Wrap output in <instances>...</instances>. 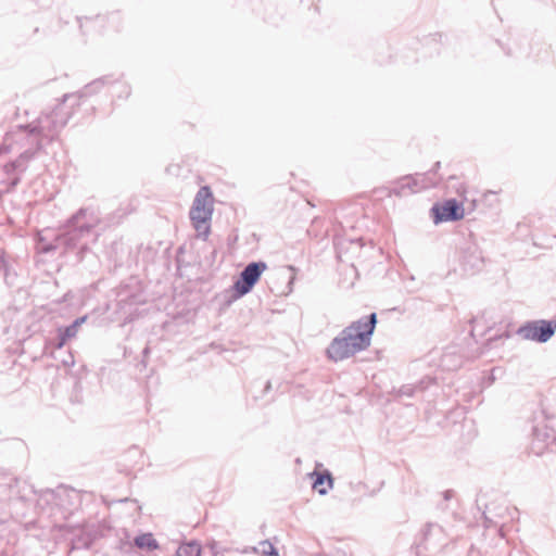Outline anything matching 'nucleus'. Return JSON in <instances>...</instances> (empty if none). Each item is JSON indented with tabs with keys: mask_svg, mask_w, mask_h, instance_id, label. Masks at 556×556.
Here are the masks:
<instances>
[{
	"mask_svg": "<svg viewBox=\"0 0 556 556\" xmlns=\"http://www.w3.org/2000/svg\"><path fill=\"white\" fill-rule=\"evenodd\" d=\"M67 97L68 94L64 93L62 103L53 109L51 113L39 117L36 124L21 125L14 131L16 143L24 149L21 154H27L25 157L26 164L43 147L46 140L52 141L66 125L70 114L64 111L63 104Z\"/></svg>",
	"mask_w": 556,
	"mask_h": 556,
	"instance_id": "f257e3e1",
	"label": "nucleus"
},
{
	"mask_svg": "<svg viewBox=\"0 0 556 556\" xmlns=\"http://www.w3.org/2000/svg\"><path fill=\"white\" fill-rule=\"evenodd\" d=\"M376 324L377 315L371 313L342 329L327 348L328 358L341 362L365 351L370 345Z\"/></svg>",
	"mask_w": 556,
	"mask_h": 556,
	"instance_id": "f03ea898",
	"label": "nucleus"
},
{
	"mask_svg": "<svg viewBox=\"0 0 556 556\" xmlns=\"http://www.w3.org/2000/svg\"><path fill=\"white\" fill-rule=\"evenodd\" d=\"M213 214V194L206 186L201 187L195 194L190 208V219L199 237L206 239L210 233V222Z\"/></svg>",
	"mask_w": 556,
	"mask_h": 556,
	"instance_id": "7ed1b4c3",
	"label": "nucleus"
},
{
	"mask_svg": "<svg viewBox=\"0 0 556 556\" xmlns=\"http://www.w3.org/2000/svg\"><path fill=\"white\" fill-rule=\"evenodd\" d=\"M556 331V320L538 319L528 321L517 330L523 340L545 343Z\"/></svg>",
	"mask_w": 556,
	"mask_h": 556,
	"instance_id": "20e7f679",
	"label": "nucleus"
},
{
	"mask_svg": "<svg viewBox=\"0 0 556 556\" xmlns=\"http://www.w3.org/2000/svg\"><path fill=\"white\" fill-rule=\"evenodd\" d=\"M26 156L27 154H20L15 161L0 165V193L10 192L17 186L22 173L27 167Z\"/></svg>",
	"mask_w": 556,
	"mask_h": 556,
	"instance_id": "39448f33",
	"label": "nucleus"
},
{
	"mask_svg": "<svg viewBox=\"0 0 556 556\" xmlns=\"http://www.w3.org/2000/svg\"><path fill=\"white\" fill-rule=\"evenodd\" d=\"M30 488L10 473H0V503L15 498L26 500Z\"/></svg>",
	"mask_w": 556,
	"mask_h": 556,
	"instance_id": "423d86ee",
	"label": "nucleus"
},
{
	"mask_svg": "<svg viewBox=\"0 0 556 556\" xmlns=\"http://www.w3.org/2000/svg\"><path fill=\"white\" fill-rule=\"evenodd\" d=\"M266 269L267 264L265 262H252L248 264L240 273V277L233 286L238 295L243 296L249 293Z\"/></svg>",
	"mask_w": 556,
	"mask_h": 556,
	"instance_id": "0eeeda50",
	"label": "nucleus"
},
{
	"mask_svg": "<svg viewBox=\"0 0 556 556\" xmlns=\"http://www.w3.org/2000/svg\"><path fill=\"white\" fill-rule=\"evenodd\" d=\"M431 211L433 212L435 224L442 222H455L464 217V208L456 200H447L441 206L434 205Z\"/></svg>",
	"mask_w": 556,
	"mask_h": 556,
	"instance_id": "6e6552de",
	"label": "nucleus"
},
{
	"mask_svg": "<svg viewBox=\"0 0 556 556\" xmlns=\"http://www.w3.org/2000/svg\"><path fill=\"white\" fill-rule=\"evenodd\" d=\"M440 162H437L434 165V169L428 173L408 175L407 185L408 191L419 192L424 189L434 187L439 184L440 177L437 174V169L440 167Z\"/></svg>",
	"mask_w": 556,
	"mask_h": 556,
	"instance_id": "1a4fd4ad",
	"label": "nucleus"
},
{
	"mask_svg": "<svg viewBox=\"0 0 556 556\" xmlns=\"http://www.w3.org/2000/svg\"><path fill=\"white\" fill-rule=\"evenodd\" d=\"M556 444V435L548 431V429L543 426H536L533 428V441H532V452L536 455H541L545 452V450L553 451V444Z\"/></svg>",
	"mask_w": 556,
	"mask_h": 556,
	"instance_id": "9d476101",
	"label": "nucleus"
},
{
	"mask_svg": "<svg viewBox=\"0 0 556 556\" xmlns=\"http://www.w3.org/2000/svg\"><path fill=\"white\" fill-rule=\"evenodd\" d=\"M98 224V217L93 211L80 210L75 216H72V241L75 232H88Z\"/></svg>",
	"mask_w": 556,
	"mask_h": 556,
	"instance_id": "9b49d317",
	"label": "nucleus"
},
{
	"mask_svg": "<svg viewBox=\"0 0 556 556\" xmlns=\"http://www.w3.org/2000/svg\"><path fill=\"white\" fill-rule=\"evenodd\" d=\"M312 477H315L313 482V488L320 494L326 495L329 489L333 486V479L329 471L317 472L314 471L311 473Z\"/></svg>",
	"mask_w": 556,
	"mask_h": 556,
	"instance_id": "f8f14e48",
	"label": "nucleus"
},
{
	"mask_svg": "<svg viewBox=\"0 0 556 556\" xmlns=\"http://www.w3.org/2000/svg\"><path fill=\"white\" fill-rule=\"evenodd\" d=\"M464 270L479 268L482 264V257L476 247H468L460 256Z\"/></svg>",
	"mask_w": 556,
	"mask_h": 556,
	"instance_id": "ddd939ff",
	"label": "nucleus"
},
{
	"mask_svg": "<svg viewBox=\"0 0 556 556\" xmlns=\"http://www.w3.org/2000/svg\"><path fill=\"white\" fill-rule=\"evenodd\" d=\"M134 543L140 549L154 551L159 548V543L152 533H143L136 536Z\"/></svg>",
	"mask_w": 556,
	"mask_h": 556,
	"instance_id": "4468645a",
	"label": "nucleus"
},
{
	"mask_svg": "<svg viewBox=\"0 0 556 556\" xmlns=\"http://www.w3.org/2000/svg\"><path fill=\"white\" fill-rule=\"evenodd\" d=\"M201 545L197 541H190L179 545L176 556H201Z\"/></svg>",
	"mask_w": 556,
	"mask_h": 556,
	"instance_id": "2eb2a0df",
	"label": "nucleus"
},
{
	"mask_svg": "<svg viewBox=\"0 0 556 556\" xmlns=\"http://www.w3.org/2000/svg\"><path fill=\"white\" fill-rule=\"evenodd\" d=\"M407 180H408V176H404L402 178H400L395 185L389 189V194H394V195H397V197H403V195H407V194H410V193H414V191H408V185L407 184Z\"/></svg>",
	"mask_w": 556,
	"mask_h": 556,
	"instance_id": "dca6fc26",
	"label": "nucleus"
},
{
	"mask_svg": "<svg viewBox=\"0 0 556 556\" xmlns=\"http://www.w3.org/2000/svg\"><path fill=\"white\" fill-rule=\"evenodd\" d=\"M66 238H56L55 243H45L43 238L40 237L37 249L41 253H49L60 247L61 243H66Z\"/></svg>",
	"mask_w": 556,
	"mask_h": 556,
	"instance_id": "f3484780",
	"label": "nucleus"
},
{
	"mask_svg": "<svg viewBox=\"0 0 556 556\" xmlns=\"http://www.w3.org/2000/svg\"><path fill=\"white\" fill-rule=\"evenodd\" d=\"M252 551L254 553H260L263 556H279L277 549L269 541L261 542L258 547H253Z\"/></svg>",
	"mask_w": 556,
	"mask_h": 556,
	"instance_id": "a211bd4d",
	"label": "nucleus"
},
{
	"mask_svg": "<svg viewBox=\"0 0 556 556\" xmlns=\"http://www.w3.org/2000/svg\"><path fill=\"white\" fill-rule=\"evenodd\" d=\"M70 339V326L63 327L59 330L58 341L54 344L55 349L63 348Z\"/></svg>",
	"mask_w": 556,
	"mask_h": 556,
	"instance_id": "6ab92c4d",
	"label": "nucleus"
},
{
	"mask_svg": "<svg viewBox=\"0 0 556 556\" xmlns=\"http://www.w3.org/2000/svg\"><path fill=\"white\" fill-rule=\"evenodd\" d=\"M87 316H84V317H80V318H77L76 320H74L72 323V331L74 329H76L78 326H80L85 320H86ZM74 336V333L72 332V337Z\"/></svg>",
	"mask_w": 556,
	"mask_h": 556,
	"instance_id": "aec40b11",
	"label": "nucleus"
},
{
	"mask_svg": "<svg viewBox=\"0 0 556 556\" xmlns=\"http://www.w3.org/2000/svg\"><path fill=\"white\" fill-rule=\"evenodd\" d=\"M208 547L212 551L213 556H218V544H217V542L213 541L212 543L208 544Z\"/></svg>",
	"mask_w": 556,
	"mask_h": 556,
	"instance_id": "412c9836",
	"label": "nucleus"
},
{
	"mask_svg": "<svg viewBox=\"0 0 556 556\" xmlns=\"http://www.w3.org/2000/svg\"><path fill=\"white\" fill-rule=\"evenodd\" d=\"M149 352H150L149 348H146V349L143 350V355H144V356H147V355L149 354Z\"/></svg>",
	"mask_w": 556,
	"mask_h": 556,
	"instance_id": "4be33fe9",
	"label": "nucleus"
},
{
	"mask_svg": "<svg viewBox=\"0 0 556 556\" xmlns=\"http://www.w3.org/2000/svg\"><path fill=\"white\" fill-rule=\"evenodd\" d=\"M77 530H78V529H76V528H73V527H72V530H71L72 536L76 534V531H77Z\"/></svg>",
	"mask_w": 556,
	"mask_h": 556,
	"instance_id": "5701e85b",
	"label": "nucleus"
},
{
	"mask_svg": "<svg viewBox=\"0 0 556 556\" xmlns=\"http://www.w3.org/2000/svg\"><path fill=\"white\" fill-rule=\"evenodd\" d=\"M89 541H90L89 539H86V540L81 543V545L87 546V545L89 544Z\"/></svg>",
	"mask_w": 556,
	"mask_h": 556,
	"instance_id": "b1692460",
	"label": "nucleus"
},
{
	"mask_svg": "<svg viewBox=\"0 0 556 556\" xmlns=\"http://www.w3.org/2000/svg\"><path fill=\"white\" fill-rule=\"evenodd\" d=\"M445 498H446V500H447V498H450V492H446V493H445Z\"/></svg>",
	"mask_w": 556,
	"mask_h": 556,
	"instance_id": "393cba45",
	"label": "nucleus"
},
{
	"mask_svg": "<svg viewBox=\"0 0 556 556\" xmlns=\"http://www.w3.org/2000/svg\"><path fill=\"white\" fill-rule=\"evenodd\" d=\"M77 546L72 542V546H71V549H74L76 548Z\"/></svg>",
	"mask_w": 556,
	"mask_h": 556,
	"instance_id": "a878e982",
	"label": "nucleus"
}]
</instances>
